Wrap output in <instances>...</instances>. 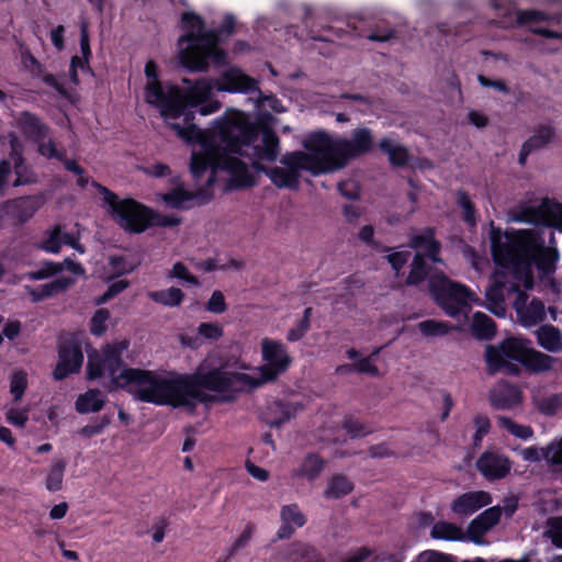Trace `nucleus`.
Wrapping results in <instances>:
<instances>
[{
    "label": "nucleus",
    "mask_w": 562,
    "mask_h": 562,
    "mask_svg": "<svg viewBox=\"0 0 562 562\" xmlns=\"http://www.w3.org/2000/svg\"><path fill=\"white\" fill-rule=\"evenodd\" d=\"M146 102L158 109L166 123L181 116L187 121L194 120L195 113L210 115L222 106L218 100L212 98V86L206 79L191 81L184 78L182 81L188 87H180L176 83H167L165 87L159 80L158 66L154 60L145 64Z\"/></svg>",
    "instance_id": "obj_1"
},
{
    "label": "nucleus",
    "mask_w": 562,
    "mask_h": 562,
    "mask_svg": "<svg viewBox=\"0 0 562 562\" xmlns=\"http://www.w3.org/2000/svg\"><path fill=\"white\" fill-rule=\"evenodd\" d=\"M181 25L184 32L178 40L179 59L187 70L206 71L210 63L216 66L227 64V53L220 46V36L234 33L233 14H226L217 29L206 30L201 15L195 12H183Z\"/></svg>",
    "instance_id": "obj_2"
},
{
    "label": "nucleus",
    "mask_w": 562,
    "mask_h": 562,
    "mask_svg": "<svg viewBox=\"0 0 562 562\" xmlns=\"http://www.w3.org/2000/svg\"><path fill=\"white\" fill-rule=\"evenodd\" d=\"M217 124L220 142L227 145L234 155H244L243 146L252 145L261 135L262 144L252 147L256 160L251 162V166L257 171L265 172L266 176L270 173V170L261 161L272 162L278 158L280 140L268 122L251 121L245 112L228 109L217 117Z\"/></svg>",
    "instance_id": "obj_3"
},
{
    "label": "nucleus",
    "mask_w": 562,
    "mask_h": 562,
    "mask_svg": "<svg viewBox=\"0 0 562 562\" xmlns=\"http://www.w3.org/2000/svg\"><path fill=\"white\" fill-rule=\"evenodd\" d=\"M167 124L179 138L203 147L202 153H194L191 156V176H202L207 170L211 171L210 176H215L218 170L227 171L228 176H251L247 164L233 156L227 145L223 147L217 144L220 140L217 119L213 120L211 127L206 130L200 128L193 120L187 121L186 117H183V125L172 121Z\"/></svg>",
    "instance_id": "obj_4"
},
{
    "label": "nucleus",
    "mask_w": 562,
    "mask_h": 562,
    "mask_svg": "<svg viewBox=\"0 0 562 562\" xmlns=\"http://www.w3.org/2000/svg\"><path fill=\"white\" fill-rule=\"evenodd\" d=\"M121 380L124 387L134 398L155 405L173 407H194L198 396L196 385L188 374L169 372L158 374L154 371L130 369Z\"/></svg>",
    "instance_id": "obj_5"
},
{
    "label": "nucleus",
    "mask_w": 562,
    "mask_h": 562,
    "mask_svg": "<svg viewBox=\"0 0 562 562\" xmlns=\"http://www.w3.org/2000/svg\"><path fill=\"white\" fill-rule=\"evenodd\" d=\"M374 147L373 132L368 127H357L349 138L333 140L318 130V176L346 167L351 160L369 155Z\"/></svg>",
    "instance_id": "obj_6"
},
{
    "label": "nucleus",
    "mask_w": 562,
    "mask_h": 562,
    "mask_svg": "<svg viewBox=\"0 0 562 562\" xmlns=\"http://www.w3.org/2000/svg\"><path fill=\"white\" fill-rule=\"evenodd\" d=\"M217 184L224 192H231L251 188L257 182L256 178H195L193 183H181L155 195L166 207L186 211L209 203Z\"/></svg>",
    "instance_id": "obj_7"
},
{
    "label": "nucleus",
    "mask_w": 562,
    "mask_h": 562,
    "mask_svg": "<svg viewBox=\"0 0 562 562\" xmlns=\"http://www.w3.org/2000/svg\"><path fill=\"white\" fill-rule=\"evenodd\" d=\"M491 247L494 261L513 272H526L530 269L535 252V236L529 231L502 234L492 227Z\"/></svg>",
    "instance_id": "obj_8"
},
{
    "label": "nucleus",
    "mask_w": 562,
    "mask_h": 562,
    "mask_svg": "<svg viewBox=\"0 0 562 562\" xmlns=\"http://www.w3.org/2000/svg\"><path fill=\"white\" fill-rule=\"evenodd\" d=\"M189 376L193 379L198 390L194 404L198 401H204V394L201 389L216 392L221 395L222 400L228 401L233 397L234 393L258 387L256 376L240 372L229 363H224L207 372H198Z\"/></svg>",
    "instance_id": "obj_9"
},
{
    "label": "nucleus",
    "mask_w": 562,
    "mask_h": 562,
    "mask_svg": "<svg viewBox=\"0 0 562 562\" xmlns=\"http://www.w3.org/2000/svg\"><path fill=\"white\" fill-rule=\"evenodd\" d=\"M108 214L126 233L142 234L149 228L151 207L132 199L119 195L98 186Z\"/></svg>",
    "instance_id": "obj_10"
},
{
    "label": "nucleus",
    "mask_w": 562,
    "mask_h": 562,
    "mask_svg": "<svg viewBox=\"0 0 562 562\" xmlns=\"http://www.w3.org/2000/svg\"><path fill=\"white\" fill-rule=\"evenodd\" d=\"M429 291L439 307L450 317H456L471 308L480 299L470 288L450 280L442 272L429 278Z\"/></svg>",
    "instance_id": "obj_11"
},
{
    "label": "nucleus",
    "mask_w": 562,
    "mask_h": 562,
    "mask_svg": "<svg viewBox=\"0 0 562 562\" xmlns=\"http://www.w3.org/2000/svg\"><path fill=\"white\" fill-rule=\"evenodd\" d=\"M128 340L106 345L101 352L92 350L88 353L87 379L109 378L114 387L123 389L125 374L131 368L123 366L122 353L127 350Z\"/></svg>",
    "instance_id": "obj_12"
},
{
    "label": "nucleus",
    "mask_w": 562,
    "mask_h": 562,
    "mask_svg": "<svg viewBox=\"0 0 562 562\" xmlns=\"http://www.w3.org/2000/svg\"><path fill=\"white\" fill-rule=\"evenodd\" d=\"M522 338L510 337L498 345H488L485 348V361L487 372L495 374L497 372L516 375L520 372L517 362L524 351Z\"/></svg>",
    "instance_id": "obj_13"
},
{
    "label": "nucleus",
    "mask_w": 562,
    "mask_h": 562,
    "mask_svg": "<svg viewBox=\"0 0 562 562\" xmlns=\"http://www.w3.org/2000/svg\"><path fill=\"white\" fill-rule=\"evenodd\" d=\"M307 151L295 150L282 156L280 162L283 168L270 169L268 176H300L301 171H308L316 176V131L308 133L303 143Z\"/></svg>",
    "instance_id": "obj_14"
},
{
    "label": "nucleus",
    "mask_w": 562,
    "mask_h": 562,
    "mask_svg": "<svg viewBox=\"0 0 562 562\" xmlns=\"http://www.w3.org/2000/svg\"><path fill=\"white\" fill-rule=\"evenodd\" d=\"M490 4L497 16V25L504 29L514 25H526L531 22H559L555 14H549L540 10H517L514 0H490Z\"/></svg>",
    "instance_id": "obj_15"
},
{
    "label": "nucleus",
    "mask_w": 562,
    "mask_h": 562,
    "mask_svg": "<svg viewBox=\"0 0 562 562\" xmlns=\"http://www.w3.org/2000/svg\"><path fill=\"white\" fill-rule=\"evenodd\" d=\"M261 353L265 364L258 368L259 376H256L258 386L274 381L291 363L285 346L278 340L263 338Z\"/></svg>",
    "instance_id": "obj_16"
},
{
    "label": "nucleus",
    "mask_w": 562,
    "mask_h": 562,
    "mask_svg": "<svg viewBox=\"0 0 562 562\" xmlns=\"http://www.w3.org/2000/svg\"><path fill=\"white\" fill-rule=\"evenodd\" d=\"M83 362L81 346L75 338L63 340L58 346V362L53 372L56 380L80 371Z\"/></svg>",
    "instance_id": "obj_17"
},
{
    "label": "nucleus",
    "mask_w": 562,
    "mask_h": 562,
    "mask_svg": "<svg viewBox=\"0 0 562 562\" xmlns=\"http://www.w3.org/2000/svg\"><path fill=\"white\" fill-rule=\"evenodd\" d=\"M216 89L229 93H252L259 90L258 81L238 67L224 70L216 79Z\"/></svg>",
    "instance_id": "obj_18"
},
{
    "label": "nucleus",
    "mask_w": 562,
    "mask_h": 562,
    "mask_svg": "<svg viewBox=\"0 0 562 562\" xmlns=\"http://www.w3.org/2000/svg\"><path fill=\"white\" fill-rule=\"evenodd\" d=\"M514 289V286H512ZM516 290V299L513 303L514 308L517 313L518 321L525 327H531L542 322L546 318V306L544 304L533 297L529 301V296L520 291Z\"/></svg>",
    "instance_id": "obj_19"
},
{
    "label": "nucleus",
    "mask_w": 562,
    "mask_h": 562,
    "mask_svg": "<svg viewBox=\"0 0 562 562\" xmlns=\"http://www.w3.org/2000/svg\"><path fill=\"white\" fill-rule=\"evenodd\" d=\"M476 469L485 479L495 481L505 477L510 472L512 462L502 453L485 451L476 460Z\"/></svg>",
    "instance_id": "obj_20"
},
{
    "label": "nucleus",
    "mask_w": 562,
    "mask_h": 562,
    "mask_svg": "<svg viewBox=\"0 0 562 562\" xmlns=\"http://www.w3.org/2000/svg\"><path fill=\"white\" fill-rule=\"evenodd\" d=\"M501 516L502 509L499 506L485 509L469 524L467 529L468 538L475 544H484V535L497 525Z\"/></svg>",
    "instance_id": "obj_21"
},
{
    "label": "nucleus",
    "mask_w": 562,
    "mask_h": 562,
    "mask_svg": "<svg viewBox=\"0 0 562 562\" xmlns=\"http://www.w3.org/2000/svg\"><path fill=\"white\" fill-rule=\"evenodd\" d=\"M530 400L540 415L553 417L562 413V392H549L544 386H536L531 390Z\"/></svg>",
    "instance_id": "obj_22"
},
{
    "label": "nucleus",
    "mask_w": 562,
    "mask_h": 562,
    "mask_svg": "<svg viewBox=\"0 0 562 562\" xmlns=\"http://www.w3.org/2000/svg\"><path fill=\"white\" fill-rule=\"evenodd\" d=\"M492 496L485 491H472L463 493L451 503V510L461 516H470L479 509L488 506Z\"/></svg>",
    "instance_id": "obj_23"
},
{
    "label": "nucleus",
    "mask_w": 562,
    "mask_h": 562,
    "mask_svg": "<svg viewBox=\"0 0 562 562\" xmlns=\"http://www.w3.org/2000/svg\"><path fill=\"white\" fill-rule=\"evenodd\" d=\"M488 400L496 409H510L521 404L522 395L515 385L501 382L490 391Z\"/></svg>",
    "instance_id": "obj_24"
},
{
    "label": "nucleus",
    "mask_w": 562,
    "mask_h": 562,
    "mask_svg": "<svg viewBox=\"0 0 562 562\" xmlns=\"http://www.w3.org/2000/svg\"><path fill=\"white\" fill-rule=\"evenodd\" d=\"M381 154L387 157L392 167L405 168L411 165L413 155L409 149L391 137H382L376 144Z\"/></svg>",
    "instance_id": "obj_25"
},
{
    "label": "nucleus",
    "mask_w": 562,
    "mask_h": 562,
    "mask_svg": "<svg viewBox=\"0 0 562 562\" xmlns=\"http://www.w3.org/2000/svg\"><path fill=\"white\" fill-rule=\"evenodd\" d=\"M61 245H69L80 254L85 252L78 239L72 234L64 232L60 226H55L47 232L41 244V248L47 252L56 254L60 250Z\"/></svg>",
    "instance_id": "obj_26"
},
{
    "label": "nucleus",
    "mask_w": 562,
    "mask_h": 562,
    "mask_svg": "<svg viewBox=\"0 0 562 562\" xmlns=\"http://www.w3.org/2000/svg\"><path fill=\"white\" fill-rule=\"evenodd\" d=\"M522 356L519 358V362H521L528 370L541 373L552 369L554 363V358L542 353L538 350L531 348V344L528 340L522 339Z\"/></svg>",
    "instance_id": "obj_27"
},
{
    "label": "nucleus",
    "mask_w": 562,
    "mask_h": 562,
    "mask_svg": "<svg viewBox=\"0 0 562 562\" xmlns=\"http://www.w3.org/2000/svg\"><path fill=\"white\" fill-rule=\"evenodd\" d=\"M19 126L26 138L42 142L47 137L48 126L35 114L24 111L19 119Z\"/></svg>",
    "instance_id": "obj_28"
},
{
    "label": "nucleus",
    "mask_w": 562,
    "mask_h": 562,
    "mask_svg": "<svg viewBox=\"0 0 562 562\" xmlns=\"http://www.w3.org/2000/svg\"><path fill=\"white\" fill-rule=\"evenodd\" d=\"M24 165L23 147L16 138L10 140V153L0 161V176H10L14 169V176H22Z\"/></svg>",
    "instance_id": "obj_29"
},
{
    "label": "nucleus",
    "mask_w": 562,
    "mask_h": 562,
    "mask_svg": "<svg viewBox=\"0 0 562 562\" xmlns=\"http://www.w3.org/2000/svg\"><path fill=\"white\" fill-rule=\"evenodd\" d=\"M347 356L350 360H353L352 364L340 367L338 370L345 372H358L368 374L370 376H380V370L374 363L372 357H361L360 353L355 349L347 350Z\"/></svg>",
    "instance_id": "obj_30"
},
{
    "label": "nucleus",
    "mask_w": 562,
    "mask_h": 562,
    "mask_svg": "<svg viewBox=\"0 0 562 562\" xmlns=\"http://www.w3.org/2000/svg\"><path fill=\"white\" fill-rule=\"evenodd\" d=\"M105 403V396L100 390L91 389L80 394L76 401V409L80 414L99 412Z\"/></svg>",
    "instance_id": "obj_31"
},
{
    "label": "nucleus",
    "mask_w": 562,
    "mask_h": 562,
    "mask_svg": "<svg viewBox=\"0 0 562 562\" xmlns=\"http://www.w3.org/2000/svg\"><path fill=\"white\" fill-rule=\"evenodd\" d=\"M72 282L74 280L71 278L59 277L52 282L42 284L37 289L32 290L30 294L33 296L34 301H41L64 292Z\"/></svg>",
    "instance_id": "obj_32"
},
{
    "label": "nucleus",
    "mask_w": 562,
    "mask_h": 562,
    "mask_svg": "<svg viewBox=\"0 0 562 562\" xmlns=\"http://www.w3.org/2000/svg\"><path fill=\"white\" fill-rule=\"evenodd\" d=\"M274 562H314V550L301 542L291 543L282 558H276Z\"/></svg>",
    "instance_id": "obj_33"
},
{
    "label": "nucleus",
    "mask_w": 562,
    "mask_h": 562,
    "mask_svg": "<svg viewBox=\"0 0 562 562\" xmlns=\"http://www.w3.org/2000/svg\"><path fill=\"white\" fill-rule=\"evenodd\" d=\"M430 536L434 539L446 541H461L468 537L460 527L448 521L436 522L430 530Z\"/></svg>",
    "instance_id": "obj_34"
},
{
    "label": "nucleus",
    "mask_w": 562,
    "mask_h": 562,
    "mask_svg": "<svg viewBox=\"0 0 562 562\" xmlns=\"http://www.w3.org/2000/svg\"><path fill=\"white\" fill-rule=\"evenodd\" d=\"M411 247L424 251L425 255L434 262L439 261V258L436 257V254L439 250V244L434 239V235L430 229H427L419 235H415L411 239Z\"/></svg>",
    "instance_id": "obj_35"
},
{
    "label": "nucleus",
    "mask_w": 562,
    "mask_h": 562,
    "mask_svg": "<svg viewBox=\"0 0 562 562\" xmlns=\"http://www.w3.org/2000/svg\"><path fill=\"white\" fill-rule=\"evenodd\" d=\"M539 345L548 351L557 352L562 350L561 333L553 326H542L537 330Z\"/></svg>",
    "instance_id": "obj_36"
},
{
    "label": "nucleus",
    "mask_w": 562,
    "mask_h": 562,
    "mask_svg": "<svg viewBox=\"0 0 562 562\" xmlns=\"http://www.w3.org/2000/svg\"><path fill=\"white\" fill-rule=\"evenodd\" d=\"M472 334L479 339H491L496 329L493 319L484 313L476 312L471 323Z\"/></svg>",
    "instance_id": "obj_37"
},
{
    "label": "nucleus",
    "mask_w": 562,
    "mask_h": 562,
    "mask_svg": "<svg viewBox=\"0 0 562 562\" xmlns=\"http://www.w3.org/2000/svg\"><path fill=\"white\" fill-rule=\"evenodd\" d=\"M67 462L60 458H54L47 470L45 486L49 492H57L63 486Z\"/></svg>",
    "instance_id": "obj_38"
},
{
    "label": "nucleus",
    "mask_w": 562,
    "mask_h": 562,
    "mask_svg": "<svg viewBox=\"0 0 562 562\" xmlns=\"http://www.w3.org/2000/svg\"><path fill=\"white\" fill-rule=\"evenodd\" d=\"M316 477V457L307 454L303 461L292 471V479L297 484L313 483Z\"/></svg>",
    "instance_id": "obj_39"
},
{
    "label": "nucleus",
    "mask_w": 562,
    "mask_h": 562,
    "mask_svg": "<svg viewBox=\"0 0 562 562\" xmlns=\"http://www.w3.org/2000/svg\"><path fill=\"white\" fill-rule=\"evenodd\" d=\"M555 136L554 127L550 125H540L535 134L530 136L522 145L531 151L541 149L550 144Z\"/></svg>",
    "instance_id": "obj_40"
},
{
    "label": "nucleus",
    "mask_w": 562,
    "mask_h": 562,
    "mask_svg": "<svg viewBox=\"0 0 562 562\" xmlns=\"http://www.w3.org/2000/svg\"><path fill=\"white\" fill-rule=\"evenodd\" d=\"M352 488V483L346 476L335 475L329 480L324 496L328 499L339 498L349 494Z\"/></svg>",
    "instance_id": "obj_41"
},
{
    "label": "nucleus",
    "mask_w": 562,
    "mask_h": 562,
    "mask_svg": "<svg viewBox=\"0 0 562 562\" xmlns=\"http://www.w3.org/2000/svg\"><path fill=\"white\" fill-rule=\"evenodd\" d=\"M486 300L490 303V310L497 316L505 315V307L503 305L505 301L504 295V284L498 281H495L487 290H486Z\"/></svg>",
    "instance_id": "obj_42"
},
{
    "label": "nucleus",
    "mask_w": 562,
    "mask_h": 562,
    "mask_svg": "<svg viewBox=\"0 0 562 562\" xmlns=\"http://www.w3.org/2000/svg\"><path fill=\"white\" fill-rule=\"evenodd\" d=\"M497 424L501 428L507 430L516 438L528 440L533 436V429L528 425L518 424L509 417L499 416Z\"/></svg>",
    "instance_id": "obj_43"
},
{
    "label": "nucleus",
    "mask_w": 562,
    "mask_h": 562,
    "mask_svg": "<svg viewBox=\"0 0 562 562\" xmlns=\"http://www.w3.org/2000/svg\"><path fill=\"white\" fill-rule=\"evenodd\" d=\"M418 329L424 336L437 337L448 335L458 328L447 322L427 319L418 324Z\"/></svg>",
    "instance_id": "obj_44"
},
{
    "label": "nucleus",
    "mask_w": 562,
    "mask_h": 562,
    "mask_svg": "<svg viewBox=\"0 0 562 562\" xmlns=\"http://www.w3.org/2000/svg\"><path fill=\"white\" fill-rule=\"evenodd\" d=\"M148 295L154 302L171 307L180 305L184 296L178 288L150 292Z\"/></svg>",
    "instance_id": "obj_45"
},
{
    "label": "nucleus",
    "mask_w": 562,
    "mask_h": 562,
    "mask_svg": "<svg viewBox=\"0 0 562 562\" xmlns=\"http://www.w3.org/2000/svg\"><path fill=\"white\" fill-rule=\"evenodd\" d=\"M281 522L301 528L306 522V517L296 504L283 505L280 509Z\"/></svg>",
    "instance_id": "obj_46"
},
{
    "label": "nucleus",
    "mask_w": 562,
    "mask_h": 562,
    "mask_svg": "<svg viewBox=\"0 0 562 562\" xmlns=\"http://www.w3.org/2000/svg\"><path fill=\"white\" fill-rule=\"evenodd\" d=\"M549 445L546 447L529 446L519 450V454L525 462L539 463L542 460L551 467Z\"/></svg>",
    "instance_id": "obj_47"
},
{
    "label": "nucleus",
    "mask_w": 562,
    "mask_h": 562,
    "mask_svg": "<svg viewBox=\"0 0 562 562\" xmlns=\"http://www.w3.org/2000/svg\"><path fill=\"white\" fill-rule=\"evenodd\" d=\"M182 223L181 217L173 214H162L151 209L149 217V227H175Z\"/></svg>",
    "instance_id": "obj_48"
},
{
    "label": "nucleus",
    "mask_w": 562,
    "mask_h": 562,
    "mask_svg": "<svg viewBox=\"0 0 562 562\" xmlns=\"http://www.w3.org/2000/svg\"><path fill=\"white\" fill-rule=\"evenodd\" d=\"M341 426L352 438L367 436L372 432L369 426L352 417L344 418Z\"/></svg>",
    "instance_id": "obj_49"
},
{
    "label": "nucleus",
    "mask_w": 562,
    "mask_h": 562,
    "mask_svg": "<svg viewBox=\"0 0 562 562\" xmlns=\"http://www.w3.org/2000/svg\"><path fill=\"white\" fill-rule=\"evenodd\" d=\"M427 274L425 269V260L420 252H417L412 262V269L407 278L408 284H418L422 282Z\"/></svg>",
    "instance_id": "obj_50"
},
{
    "label": "nucleus",
    "mask_w": 562,
    "mask_h": 562,
    "mask_svg": "<svg viewBox=\"0 0 562 562\" xmlns=\"http://www.w3.org/2000/svg\"><path fill=\"white\" fill-rule=\"evenodd\" d=\"M64 269L63 263H54L52 261H45L42 266L34 271H31L27 276L31 280H43L52 276L57 274Z\"/></svg>",
    "instance_id": "obj_51"
},
{
    "label": "nucleus",
    "mask_w": 562,
    "mask_h": 562,
    "mask_svg": "<svg viewBox=\"0 0 562 562\" xmlns=\"http://www.w3.org/2000/svg\"><path fill=\"white\" fill-rule=\"evenodd\" d=\"M27 379L26 373L23 371H16L11 376L10 392L13 395L14 401H20L26 390Z\"/></svg>",
    "instance_id": "obj_52"
},
{
    "label": "nucleus",
    "mask_w": 562,
    "mask_h": 562,
    "mask_svg": "<svg viewBox=\"0 0 562 562\" xmlns=\"http://www.w3.org/2000/svg\"><path fill=\"white\" fill-rule=\"evenodd\" d=\"M473 424L475 428V432L473 435V445L477 447L480 446L483 437L490 432L491 422L487 416L479 414L473 418Z\"/></svg>",
    "instance_id": "obj_53"
},
{
    "label": "nucleus",
    "mask_w": 562,
    "mask_h": 562,
    "mask_svg": "<svg viewBox=\"0 0 562 562\" xmlns=\"http://www.w3.org/2000/svg\"><path fill=\"white\" fill-rule=\"evenodd\" d=\"M311 19L312 18L310 16V13L306 12L305 18L303 20L304 29H302L301 26L292 25L289 27L288 33H293L294 36L297 37L300 42H305L307 40L316 41V31L313 30V27L307 29Z\"/></svg>",
    "instance_id": "obj_54"
},
{
    "label": "nucleus",
    "mask_w": 562,
    "mask_h": 562,
    "mask_svg": "<svg viewBox=\"0 0 562 562\" xmlns=\"http://www.w3.org/2000/svg\"><path fill=\"white\" fill-rule=\"evenodd\" d=\"M110 317V313L105 308L98 310L91 318V327L90 330L93 335L100 336L105 329V323Z\"/></svg>",
    "instance_id": "obj_55"
},
{
    "label": "nucleus",
    "mask_w": 562,
    "mask_h": 562,
    "mask_svg": "<svg viewBox=\"0 0 562 562\" xmlns=\"http://www.w3.org/2000/svg\"><path fill=\"white\" fill-rule=\"evenodd\" d=\"M338 190L341 195L348 199H356L359 195L360 188L356 178H344L338 182Z\"/></svg>",
    "instance_id": "obj_56"
},
{
    "label": "nucleus",
    "mask_w": 562,
    "mask_h": 562,
    "mask_svg": "<svg viewBox=\"0 0 562 562\" xmlns=\"http://www.w3.org/2000/svg\"><path fill=\"white\" fill-rule=\"evenodd\" d=\"M169 277L181 279L191 285H199L198 279L189 272L188 268L182 262H176L173 265Z\"/></svg>",
    "instance_id": "obj_57"
},
{
    "label": "nucleus",
    "mask_w": 562,
    "mask_h": 562,
    "mask_svg": "<svg viewBox=\"0 0 562 562\" xmlns=\"http://www.w3.org/2000/svg\"><path fill=\"white\" fill-rule=\"evenodd\" d=\"M547 533L555 547L562 548V517L550 519Z\"/></svg>",
    "instance_id": "obj_58"
},
{
    "label": "nucleus",
    "mask_w": 562,
    "mask_h": 562,
    "mask_svg": "<svg viewBox=\"0 0 562 562\" xmlns=\"http://www.w3.org/2000/svg\"><path fill=\"white\" fill-rule=\"evenodd\" d=\"M416 562H454V559L447 553L426 550L417 557Z\"/></svg>",
    "instance_id": "obj_59"
},
{
    "label": "nucleus",
    "mask_w": 562,
    "mask_h": 562,
    "mask_svg": "<svg viewBox=\"0 0 562 562\" xmlns=\"http://www.w3.org/2000/svg\"><path fill=\"white\" fill-rule=\"evenodd\" d=\"M206 310L211 313L221 314L226 311L225 297L221 291H214L206 304Z\"/></svg>",
    "instance_id": "obj_60"
},
{
    "label": "nucleus",
    "mask_w": 562,
    "mask_h": 562,
    "mask_svg": "<svg viewBox=\"0 0 562 562\" xmlns=\"http://www.w3.org/2000/svg\"><path fill=\"white\" fill-rule=\"evenodd\" d=\"M7 420L18 427H23L29 419V411L20 408H9L5 413Z\"/></svg>",
    "instance_id": "obj_61"
},
{
    "label": "nucleus",
    "mask_w": 562,
    "mask_h": 562,
    "mask_svg": "<svg viewBox=\"0 0 562 562\" xmlns=\"http://www.w3.org/2000/svg\"><path fill=\"white\" fill-rule=\"evenodd\" d=\"M199 334L204 338L217 340L223 335V329L217 324L213 323H202L199 326Z\"/></svg>",
    "instance_id": "obj_62"
},
{
    "label": "nucleus",
    "mask_w": 562,
    "mask_h": 562,
    "mask_svg": "<svg viewBox=\"0 0 562 562\" xmlns=\"http://www.w3.org/2000/svg\"><path fill=\"white\" fill-rule=\"evenodd\" d=\"M374 558V550L368 547H361L353 551L341 562H370Z\"/></svg>",
    "instance_id": "obj_63"
},
{
    "label": "nucleus",
    "mask_w": 562,
    "mask_h": 562,
    "mask_svg": "<svg viewBox=\"0 0 562 562\" xmlns=\"http://www.w3.org/2000/svg\"><path fill=\"white\" fill-rule=\"evenodd\" d=\"M551 467L562 465V437L549 443Z\"/></svg>",
    "instance_id": "obj_64"
}]
</instances>
